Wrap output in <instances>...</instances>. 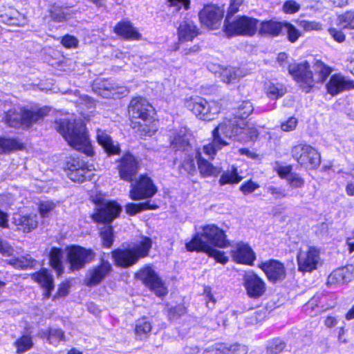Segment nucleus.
<instances>
[{
    "label": "nucleus",
    "mask_w": 354,
    "mask_h": 354,
    "mask_svg": "<svg viewBox=\"0 0 354 354\" xmlns=\"http://www.w3.org/2000/svg\"><path fill=\"white\" fill-rule=\"evenodd\" d=\"M202 232H197L192 239L185 244L186 249L189 252H203L213 257L217 262L225 264L228 258L223 252L218 250L212 245L220 248H225L230 245L225 232L214 224L203 226Z\"/></svg>",
    "instance_id": "f257e3e1"
},
{
    "label": "nucleus",
    "mask_w": 354,
    "mask_h": 354,
    "mask_svg": "<svg viewBox=\"0 0 354 354\" xmlns=\"http://www.w3.org/2000/svg\"><path fill=\"white\" fill-rule=\"evenodd\" d=\"M248 131L244 120L226 118L212 131V141L203 146V151L209 158L213 159L219 150L229 145L225 138L241 141L245 138Z\"/></svg>",
    "instance_id": "f03ea898"
},
{
    "label": "nucleus",
    "mask_w": 354,
    "mask_h": 354,
    "mask_svg": "<svg viewBox=\"0 0 354 354\" xmlns=\"http://www.w3.org/2000/svg\"><path fill=\"white\" fill-rule=\"evenodd\" d=\"M55 129L75 149L92 156L94 153L85 125L82 121L71 122L66 118L56 120Z\"/></svg>",
    "instance_id": "7ed1b4c3"
},
{
    "label": "nucleus",
    "mask_w": 354,
    "mask_h": 354,
    "mask_svg": "<svg viewBox=\"0 0 354 354\" xmlns=\"http://www.w3.org/2000/svg\"><path fill=\"white\" fill-rule=\"evenodd\" d=\"M153 112V107L146 99L137 97L131 100L129 105V114L132 119L140 120L138 122L132 121V127L140 136H151L156 132Z\"/></svg>",
    "instance_id": "20e7f679"
},
{
    "label": "nucleus",
    "mask_w": 354,
    "mask_h": 354,
    "mask_svg": "<svg viewBox=\"0 0 354 354\" xmlns=\"http://www.w3.org/2000/svg\"><path fill=\"white\" fill-rule=\"evenodd\" d=\"M50 111V108L44 106L36 110L21 108L11 109L5 113V122L10 127L29 128L34 123L42 120Z\"/></svg>",
    "instance_id": "39448f33"
},
{
    "label": "nucleus",
    "mask_w": 354,
    "mask_h": 354,
    "mask_svg": "<svg viewBox=\"0 0 354 354\" xmlns=\"http://www.w3.org/2000/svg\"><path fill=\"white\" fill-rule=\"evenodd\" d=\"M259 20L246 16L239 17L230 21L225 19L224 27L228 37L237 35L253 36L258 27Z\"/></svg>",
    "instance_id": "423d86ee"
},
{
    "label": "nucleus",
    "mask_w": 354,
    "mask_h": 354,
    "mask_svg": "<svg viewBox=\"0 0 354 354\" xmlns=\"http://www.w3.org/2000/svg\"><path fill=\"white\" fill-rule=\"evenodd\" d=\"M291 153L293 158L306 168L315 169L320 165L319 153L309 145L298 144L292 148Z\"/></svg>",
    "instance_id": "0eeeda50"
},
{
    "label": "nucleus",
    "mask_w": 354,
    "mask_h": 354,
    "mask_svg": "<svg viewBox=\"0 0 354 354\" xmlns=\"http://www.w3.org/2000/svg\"><path fill=\"white\" fill-rule=\"evenodd\" d=\"M288 72L304 92H310L315 85V80L308 62L290 64Z\"/></svg>",
    "instance_id": "6e6552de"
},
{
    "label": "nucleus",
    "mask_w": 354,
    "mask_h": 354,
    "mask_svg": "<svg viewBox=\"0 0 354 354\" xmlns=\"http://www.w3.org/2000/svg\"><path fill=\"white\" fill-rule=\"evenodd\" d=\"M186 106L197 118L203 120L209 121L214 118V115L219 113L220 108L215 102H207L200 97L191 98L186 102Z\"/></svg>",
    "instance_id": "1a4fd4ad"
},
{
    "label": "nucleus",
    "mask_w": 354,
    "mask_h": 354,
    "mask_svg": "<svg viewBox=\"0 0 354 354\" xmlns=\"http://www.w3.org/2000/svg\"><path fill=\"white\" fill-rule=\"evenodd\" d=\"M130 183L129 197L131 200L140 201L150 198L157 192L156 186L147 174H142Z\"/></svg>",
    "instance_id": "9d476101"
},
{
    "label": "nucleus",
    "mask_w": 354,
    "mask_h": 354,
    "mask_svg": "<svg viewBox=\"0 0 354 354\" xmlns=\"http://www.w3.org/2000/svg\"><path fill=\"white\" fill-rule=\"evenodd\" d=\"M66 170L68 177L71 180L82 183L92 178L94 166L88 165L79 158H72L66 162Z\"/></svg>",
    "instance_id": "9b49d317"
},
{
    "label": "nucleus",
    "mask_w": 354,
    "mask_h": 354,
    "mask_svg": "<svg viewBox=\"0 0 354 354\" xmlns=\"http://www.w3.org/2000/svg\"><path fill=\"white\" fill-rule=\"evenodd\" d=\"M171 147L176 151H182L185 153V159L181 164V167L189 174L194 175L196 173L195 165V150L189 142L185 136H177L171 142Z\"/></svg>",
    "instance_id": "f8f14e48"
},
{
    "label": "nucleus",
    "mask_w": 354,
    "mask_h": 354,
    "mask_svg": "<svg viewBox=\"0 0 354 354\" xmlns=\"http://www.w3.org/2000/svg\"><path fill=\"white\" fill-rule=\"evenodd\" d=\"M137 279L153 291L156 296L163 297L167 294V289L158 274L151 267H145L136 273Z\"/></svg>",
    "instance_id": "ddd939ff"
},
{
    "label": "nucleus",
    "mask_w": 354,
    "mask_h": 354,
    "mask_svg": "<svg viewBox=\"0 0 354 354\" xmlns=\"http://www.w3.org/2000/svg\"><path fill=\"white\" fill-rule=\"evenodd\" d=\"M122 211L121 206L115 201H104L97 205L92 218L95 222L111 224Z\"/></svg>",
    "instance_id": "4468645a"
},
{
    "label": "nucleus",
    "mask_w": 354,
    "mask_h": 354,
    "mask_svg": "<svg viewBox=\"0 0 354 354\" xmlns=\"http://www.w3.org/2000/svg\"><path fill=\"white\" fill-rule=\"evenodd\" d=\"M95 252L91 249H86L79 245L72 246L68 252V261L72 270H79L91 262L95 257Z\"/></svg>",
    "instance_id": "2eb2a0df"
},
{
    "label": "nucleus",
    "mask_w": 354,
    "mask_h": 354,
    "mask_svg": "<svg viewBox=\"0 0 354 354\" xmlns=\"http://www.w3.org/2000/svg\"><path fill=\"white\" fill-rule=\"evenodd\" d=\"M118 162L117 168L120 178L127 182H132L133 176L140 169L138 160L131 153H126Z\"/></svg>",
    "instance_id": "dca6fc26"
},
{
    "label": "nucleus",
    "mask_w": 354,
    "mask_h": 354,
    "mask_svg": "<svg viewBox=\"0 0 354 354\" xmlns=\"http://www.w3.org/2000/svg\"><path fill=\"white\" fill-rule=\"evenodd\" d=\"M93 89L104 98L120 97L128 93L127 87L119 86L112 80L98 79L95 81Z\"/></svg>",
    "instance_id": "f3484780"
},
{
    "label": "nucleus",
    "mask_w": 354,
    "mask_h": 354,
    "mask_svg": "<svg viewBox=\"0 0 354 354\" xmlns=\"http://www.w3.org/2000/svg\"><path fill=\"white\" fill-rule=\"evenodd\" d=\"M113 268L109 261L102 258L98 265L93 266L87 272L85 284L93 287L100 284L112 272Z\"/></svg>",
    "instance_id": "a211bd4d"
},
{
    "label": "nucleus",
    "mask_w": 354,
    "mask_h": 354,
    "mask_svg": "<svg viewBox=\"0 0 354 354\" xmlns=\"http://www.w3.org/2000/svg\"><path fill=\"white\" fill-rule=\"evenodd\" d=\"M298 270L303 272H310L317 269L319 261V252L313 247L306 250H301L297 257Z\"/></svg>",
    "instance_id": "6ab92c4d"
},
{
    "label": "nucleus",
    "mask_w": 354,
    "mask_h": 354,
    "mask_svg": "<svg viewBox=\"0 0 354 354\" xmlns=\"http://www.w3.org/2000/svg\"><path fill=\"white\" fill-rule=\"evenodd\" d=\"M224 10L223 8L214 5H207L199 12V19L202 24L207 27L216 29L223 17Z\"/></svg>",
    "instance_id": "aec40b11"
},
{
    "label": "nucleus",
    "mask_w": 354,
    "mask_h": 354,
    "mask_svg": "<svg viewBox=\"0 0 354 354\" xmlns=\"http://www.w3.org/2000/svg\"><path fill=\"white\" fill-rule=\"evenodd\" d=\"M259 267L264 272L268 279L272 283L281 281L286 277L283 264L278 260L270 259L262 262Z\"/></svg>",
    "instance_id": "412c9836"
},
{
    "label": "nucleus",
    "mask_w": 354,
    "mask_h": 354,
    "mask_svg": "<svg viewBox=\"0 0 354 354\" xmlns=\"http://www.w3.org/2000/svg\"><path fill=\"white\" fill-rule=\"evenodd\" d=\"M326 88L330 95L335 96L342 92L354 88V81L340 73L331 75L326 84Z\"/></svg>",
    "instance_id": "4be33fe9"
},
{
    "label": "nucleus",
    "mask_w": 354,
    "mask_h": 354,
    "mask_svg": "<svg viewBox=\"0 0 354 354\" xmlns=\"http://www.w3.org/2000/svg\"><path fill=\"white\" fill-rule=\"evenodd\" d=\"M243 286L250 298H259L266 291L265 282L254 272H248L244 274Z\"/></svg>",
    "instance_id": "5701e85b"
},
{
    "label": "nucleus",
    "mask_w": 354,
    "mask_h": 354,
    "mask_svg": "<svg viewBox=\"0 0 354 354\" xmlns=\"http://www.w3.org/2000/svg\"><path fill=\"white\" fill-rule=\"evenodd\" d=\"M111 257L115 265L123 268H129L138 261L136 254L131 248L115 249L111 252Z\"/></svg>",
    "instance_id": "b1692460"
},
{
    "label": "nucleus",
    "mask_w": 354,
    "mask_h": 354,
    "mask_svg": "<svg viewBox=\"0 0 354 354\" xmlns=\"http://www.w3.org/2000/svg\"><path fill=\"white\" fill-rule=\"evenodd\" d=\"M205 153L203 148L195 149V158L197 160L198 169L200 174L203 177L218 176L222 171L221 167L214 166L208 160L202 156V153Z\"/></svg>",
    "instance_id": "393cba45"
},
{
    "label": "nucleus",
    "mask_w": 354,
    "mask_h": 354,
    "mask_svg": "<svg viewBox=\"0 0 354 354\" xmlns=\"http://www.w3.org/2000/svg\"><path fill=\"white\" fill-rule=\"evenodd\" d=\"M232 253L233 260L239 263L252 265L255 259V254L252 248L243 243H239Z\"/></svg>",
    "instance_id": "a878e982"
},
{
    "label": "nucleus",
    "mask_w": 354,
    "mask_h": 354,
    "mask_svg": "<svg viewBox=\"0 0 354 354\" xmlns=\"http://www.w3.org/2000/svg\"><path fill=\"white\" fill-rule=\"evenodd\" d=\"M353 277V266L339 268L330 273L327 283L330 286L349 282Z\"/></svg>",
    "instance_id": "bb28decb"
},
{
    "label": "nucleus",
    "mask_w": 354,
    "mask_h": 354,
    "mask_svg": "<svg viewBox=\"0 0 354 354\" xmlns=\"http://www.w3.org/2000/svg\"><path fill=\"white\" fill-rule=\"evenodd\" d=\"M14 221L18 228L24 232H31L37 227L39 223L38 216L35 213L15 215Z\"/></svg>",
    "instance_id": "cd10ccee"
},
{
    "label": "nucleus",
    "mask_w": 354,
    "mask_h": 354,
    "mask_svg": "<svg viewBox=\"0 0 354 354\" xmlns=\"http://www.w3.org/2000/svg\"><path fill=\"white\" fill-rule=\"evenodd\" d=\"M32 279L38 283L45 291V297H49L54 288L53 275L46 268L32 274Z\"/></svg>",
    "instance_id": "c85d7f7f"
},
{
    "label": "nucleus",
    "mask_w": 354,
    "mask_h": 354,
    "mask_svg": "<svg viewBox=\"0 0 354 354\" xmlns=\"http://www.w3.org/2000/svg\"><path fill=\"white\" fill-rule=\"evenodd\" d=\"M96 138L98 144L102 147L108 155L118 154L120 152L119 145L115 143L111 136L104 131L97 129Z\"/></svg>",
    "instance_id": "c756f323"
},
{
    "label": "nucleus",
    "mask_w": 354,
    "mask_h": 354,
    "mask_svg": "<svg viewBox=\"0 0 354 354\" xmlns=\"http://www.w3.org/2000/svg\"><path fill=\"white\" fill-rule=\"evenodd\" d=\"M198 34V29L192 21L187 20L180 23L178 28L180 41H192Z\"/></svg>",
    "instance_id": "7c9ffc66"
},
{
    "label": "nucleus",
    "mask_w": 354,
    "mask_h": 354,
    "mask_svg": "<svg viewBox=\"0 0 354 354\" xmlns=\"http://www.w3.org/2000/svg\"><path fill=\"white\" fill-rule=\"evenodd\" d=\"M114 31L118 35L124 39H137L140 37V34L128 21L118 23L114 28Z\"/></svg>",
    "instance_id": "2f4dec72"
},
{
    "label": "nucleus",
    "mask_w": 354,
    "mask_h": 354,
    "mask_svg": "<svg viewBox=\"0 0 354 354\" xmlns=\"http://www.w3.org/2000/svg\"><path fill=\"white\" fill-rule=\"evenodd\" d=\"M243 177L239 175L237 167L232 165L230 169L223 172L218 183L221 186H223L227 184H237L241 182Z\"/></svg>",
    "instance_id": "473e14b6"
},
{
    "label": "nucleus",
    "mask_w": 354,
    "mask_h": 354,
    "mask_svg": "<svg viewBox=\"0 0 354 354\" xmlns=\"http://www.w3.org/2000/svg\"><path fill=\"white\" fill-rule=\"evenodd\" d=\"M151 247V239L147 236H142L141 240L136 243L131 248L139 260L148 256Z\"/></svg>",
    "instance_id": "72a5a7b5"
},
{
    "label": "nucleus",
    "mask_w": 354,
    "mask_h": 354,
    "mask_svg": "<svg viewBox=\"0 0 354 354\" xmlns=\"http://www.w3.org/2000/svg\"><path fill=\"white\" fill-rule=\"evenodd\" d=\"M152 329L151 321L146 317H143L136 321L135 333L137 338L143 339L147 338Z\"/></svg>",
    "instance_id": "f704fd0d"
},
{
    "label": "nucleus",
    "mask_w": 354,
    "mask_h": 354,
    "mask_svg": "<svg viewBox=\"0 0 354 354\" xmlns=\"http://www.w3.org/2000/svg\"><path fill=\"white\" fill-rule=\"evenodd\" d=\"M218 73L221 80L225 83L232 82L244 75L240 68L232 66L221 68Z\"/></svg>",
    "instance_id": "c9c22d12"
},
{
    "label": "nucleus",
    "mask_w": 354,
    "mask_h": 354,
    "mask_svg": "<svg viewBox=\"0 0 354 354\" xmlns=\"http://www.w3.org/2000/svg\"><path fill=\"white\" fill-rule=\"evenodd\" d=\"M283 24L277 21H263L261 24L259 33L261 35H269L272 37L278 36L283 30Z\"/></svg>",
    "instance_id": "e433bc0d"
},
{
    "label": "nucleus",
    "mask_w": 354,
    "mask_h": 354,
    "mask_svg": "<svg viewBox=\"0 0 354 354\" xmlns=\"http://www.w3.org/2000/svg\"><path fill=\"white\" fill-rule=\"evenodd\" d=\"M265 91L267 96L271 100H277L286 93V88L282 84L272 82L266 84Z\"/></svg>",
    "instance_id": "4c0bfd02"
},
{
    "label": "nucleus",
    "mask_w": 354,
    "mask_h": 354,
    "mask_svg": "<svg viewBox=\"0 0 354 354\" xmlns=\"http://www.w3.org/2000/svg\"><path fill=\"white\" fill-rule=\"evenodd\" d=\"M63 251L57 248H53L49 254L50 264L59 275L63 272Z\"/></svg>",
    "instance_id": "58836bf2"
},
{
    "label": "nucleus",
    "mask_w": 354,
    "mask_h": 354,
    "mask_svg": "<svg viewBox=\"0 0 354 354\" xmlns=\"http://www.w3.org/2000/svg\"><path fill=\"white\" fill-rule=\"evenodd\" d=\"M8 264L17 269H26L32 268L36 263V261L33 259L30 255L27 254L21 258L12 257L6 260Z\"/></svg>",
    "instance_id": "ea45409f"
},
{
    "label": "nucleus",
    "mask_w": 354,
    "mask_h": 354,
    "mask_svg": "<svg viewBox=\"0 0 354 354\" xmlns=\"http://www.w3.org/2000/svg\"><path fill=\"white\" fill-rule=\"evenodd\" d=\"M158 205L151 204L150 201L140 203H129L125 205V211L127 214L134 216L136 214L147 209H156Z\"/></svg>",
    "instance_id": "a19ab883"
},
{
    "label": "nucleus",
    "mask_w": 354,
    "mask_h": 354,
    "mask_svg": "<svg viewBox=\"0 0 354 354\" xmlns=\"http://www.w3.org/2000/svg\"><path fill=\"white\" fill-rule=\"evenodd\" d=\"M22 148L23 145L17 139L0 137V153H6Z\"/></svg>",
    "instance_id": "79ce46f5"
},
{
    "label": "nucleus",
    "mask_w": 354,
    "mask_h": 354,
    "mask_svg": "<svg viewBox=\"0 0 354 354\" xmlns=\"http://www.w3.org/2000/svg\"><path fill=\"white\" fill-rule=\"evenodd\" d=\"M253 110L252 104L250 101H243L239 103L237 108L234 110V113H233L234 118L244 120L245 118H247L252 113Z\"/></svg>",
    "instance_id": "37998d69"
},
{
    "label": "nucleus",
    "mask_w": 354,
    "mask_h": 354,
    "mask_svg": "<svg viewBox=\"0 0 354 354\" xmlns=\"http://www.w3.org/2000/svg\"><path fill=\"white\" fill-rule=\"evenodd\" d=\"M100 236L104 248H110L114 241L113 228L110 224H106L100 229Z\"/></svg>",
    "instance_id": "c03bdc74"
},
{
    "label": "nucleus",
    "mask_w": 354,
    "mask_h": 354,
    "mask_svg": "<svg viewBox=\"0 0 354 354\" xmlns=\"http://www.w3.org/2000/svg\"><path fill=\"white\" fill-rule=\"evenodd\" d=\"M15 346L17 353L22 354L30 350L33 346V342L31 336L24 335L15 342Z\"/></svg>",
    "instance_id": "a18cd8bd"
},
{
    "label": "nucleus",
    "mask_w": 354,
    "mask_h": 354,
    "mask_svg": "<svg viewBox=\"0 0 354 354\" xmlns=\"http://www.w3.org/2000/svg\"><path fill=\"white\" fill-rule=\"evenodd\" d=\"M337 25L342 29H354V11L350 10L339 15L337 19Z\"/></svg>",
    "instance_id": "49530a36"
},
{
    "label": "nucleus",
    "mask_w": 354,
    "mask_h": 354,
    "mask_svg": "<svg viewBox=\"0 0 354 354\" xmlns=\"http://www.w3.org/2000/svg\"><path fill=\"white\" fill-rule=\"evenodd\" d=\"M315 71L316 73H318L319 75V82H324L327 77L332 73V68L325 64L323 62L320 60H317L315 63Z\"/></svg>",
    "instance_id": "de8ad7c7"
},
{
    "label": "nucleus",
    "mask_w": 354,
    "mask_h": 354,
    "mask_svg": "<svg viewBox=\"0 0 354 354\" xmlns=\"http://www.w3.org/2000/svg\"><path fill=\"white\" fill-rule=\"evenodd\" d=\"M44 335L47 336L49 344L57 346L59 342L64 339V333L58 328H50Z\"/></svg>",
    "instance_id": "09e8293b"
},
{
    "label": "nucleus",
    "mask_w": 354,
    "mask_h": 354,
    "mask_svg": "<svg viewBox=\"0 0 354 354\" xmlns=\"http://www.w3.org/2000/svg\"><path fill=\"white\" fill-rule=\"evenodd\" d=\"M285 346L286 344L282 339L274 338L268 342L266 351L268 354H278L284 349Z\"/></svg>",
    "instance_id": "8fccbe9b"
},
{
    "label": "nucleus",
    "mask_w": 354,
    "mask_h": 354,
    "mask_svg": "<svg viewBox=\"0 0 354 354\" xmlns=\"http://www.w3.org/2000/svg\"><path fill=\"white\" fill-rule=\"evenodd\" d=\"M265 317V313L261 310H251L244 316L247 326H253L261 322Z\"/></svg>",
    "instance_id": "3c124183"
},
{
    "label": "nucleus",
    "mask_w": 354,
    "mask_h": 354,
    "mask_svg": "<svg viewBox=\"0 0 354 354\" xmlns=\"http://www.w3.org/2000/svg\"><path fill=\"white\" fill-rule=\"evenodd\" d=\"M55 207V204L51 201H44L39 203L38 210L43 218H48Z\"/></svg>",
    "instance_id": "603ef678"
},
{
    "label": "nucleus",
    "mask_w": 354,
    "mask_h": 354,
    "mask_svg": "<svg viewBox=\"0 0 354 354\" xmlns=\"http://www.w3.org/2000/svg\"><path fill=\"white\" fill-rule=\"evenodd\" d=\"M283 29L286 32L288 40L292 43L295 42L301 35L299 31L290 23H284Z\"/></svg>",
    "instance_id": "864d4df0"
},
{
    "label": "nucleus",
    "mask_w": 354,
    "mask_h": 354,
    "mask_svg": "<svg viewBox=\"0 0 354 354\" xmlns=\"http://www.w3.org/2000/svg\"><path fill=\"white\" fill-rule=\"evenodd\" d=\"M168 317L169 319L178 318L186 313L185 307L183 304L168 307Z\"/></svg>",
    "instance_id": "5fc2aeb1"
},
{
    "label": "nucleus",
    "mask_w": 354,
    "mask_h": 354,
    "mask_svg": "<svg viewBox=\"0 0 354 354\" xmlns=\"http://www.w3.org/2000/svg\"><path fill=\"white\" fill-rule=\"evenodd\" d=\"M248 348L247 346L235 343L230 346L227 345V354H247Z\"/></svg>",
    "instance_id": "6e6d98bb"
},
{
    "label": "nucleus",
    "mask_w": 354,
    "mask_h": 354,
    "mask_svg": "<svg viewBox=\"0 0 354 354\" xmlns=\"http://www.w3.org/2000/svg\"><path fill=\"white\" fill-rule=\"evenodd\" d=\"M288 184L292 188H300L304 185V180L297 174H290L286 177Z\"/></svg>",
    "instance_id": "4d7b16f0"
},
{
    "label": "nucleus",
    "mask_w": 354,
    "mask_h": 354,
    "mask_svg": "<svg viewBox=\"0 0 354 354\" xmlns=\"http://www.w3.org/2000/svg\"><path fill=\"white\" fill-rule=\"evenodd\" d=\"M259 187V185L252 180L243 183L241 187L240 190L245 195L254 192Z\"/></svg>",
    "instance_id": "13d9d810"
},
{
    "label": "nucleus",
    "mask_w": 354,
    "mask_h": 354,
    "mask_svg": "<svg viewBox=\"0 0 354 354\" xmlns=\"http://www.w3.org/2000/svg\"><path fill=\"white\" fill-rule=\"evenodd\" d=\"M300 5L294 0L286 1L283 6V10L287 14H293L298 12Z\"/></svg>",
    "instance_id": "bf43d9fd"
},
{
    "label": "nucleus",
    "mask_w": 354,
    "mask_h": 354,
    "mask_svg": "<svg viewBox=\"0 0 354 354\" xmlns=\"http://www.w3.org/2000/svg\"><path fill=\"white\" fill-rule=\"evenodd\" d=\"M204 354H227V344L223 343L217 344L207 348Z\"/></svg>",
    "instance_id": "052dcab7"
},
{
    "label": "nucleus",
    "mask_w": 354,
    "mask_h": 354,
    "mask_svg": "<svg viewBox=\"0 0 354 354\" xmlns=\"http://www.w3.org/2000/svg\"><path fill=\"white\" fill-rule=\"evenodd\" d=\"M299 26L306 31L318 30L322 28V25L319 23L307 20L300 21Z\"/></svg>",
    "instance_id": "680f3d73"
},
{
    "label": "nucleus",
    "mask_w": 354,
    "mask_h": 354,
    "mask_svg": "<svg viewBox=\"0 0 354 354\" xmlns=\"http://www.w3.org/2000/svg\"><path fill=\"white\" fill-rule=\"evenodd\" d=\"M242 3L243 0H230V5L225 19L230 20V18L239 11V8Z\"/></svg>",
    "instance_id": "e2e57ef3"
},
{
    "label": "nucleus",
    "mask_w": 354,
    "mask_h": 354,
    "mask_svg": "<svg viewBox=\"0 0 354 354\" xmlns=\"http://www.w3.org/2000/svg\"><path fill=\"white\" fill-rule=\"evenodd\" d=\"M61 43L66 48H71L77 46L78 40L74 36L66 35L62 37Z\"/></svg>",
    "instance_id": "0e129e2a"
},
{
    "label": "nucleus",
    "mask_w": 354,
    "mask_h": 354,
    "mask_svg": "<svg viewBox=\"0 0 354 354\" xmlns=\"http://www.w3.org/2000/svg\"><path fill=\"white\" fill-rule=\"evenodd\" d=\"M267 190L275 199H281L287 196L285 190L280 187L269 186L267 187Z\"/></svg>",
    "instance_id": "69168bd1"
},
{
    "label": "nucleus",
    "mask_w": 354,
    "mask_h": 354,
    "mask_svg": "<svg viewBox=\"0 0 354 354\" xmlns=\"http://www.w3.org/2000/svg\"><path fill=\"white\" fill-rule=\"evenodd\" d=\"M297 124V120L294 117H291L281 124V128L284 131H291L295 129Z\"/></svg>",
    "instance_id": "338daca9"
},
{
    "label": "nucleus",
    "mask_w": 354,
    "mask_h": 354,
    "mask_svg": "<svg viewBox=\"0 0 354 354\" xmlns=\"http://www.w3.org/2000/svg\"><path fill=\"white\" fill-rule=\"evenodd\" d=\"M330 36L337 42H343L345 40L344 32L339 29L332 28L328 30Z\"/></svg>",
    "instance_id": "774afa93"
}]
</instances>
